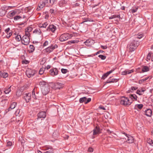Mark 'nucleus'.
Masks as SVG:
<instances>
[{
    "label": "nucleus",
    "mask_w": 153,
    "mask_h": 153,
    "mask_svg": "<svg viewBox=\"0 0 153 153\" xmlns=\"http://www.w3.org/2000/svg\"><path fill=\"white\" fill-rule=\"evenodd\" d=\"M139 44L138 41L134 40L130 43L129 45L128 46V48L129 49L130 51H133L136 49Z\"/></svg>",
    "instance_id": "f257e3e1"
},
{
    "label": "nucleus",
    "mask_w": 153,
    "mask_h": 153,
    "mask_svg": "<svg viewBox=\"0 0 153 153\" xmlns=\"http://www.w3.org/2000/svg\"><path fill=\"white\" fill-rule=\"evenodd\" d=\"M133 102V100H130L129 98H128L125 97H122L120 102L121 104L124 105H130Z\"/></svg>",
    "instance_id": "f03ea898"
},
{
    "label": "nucleus",
    "mask_w": 153,
    "mask_h": 153,
    "mask_svg": "<svg viewBox=\"0 0 153 153\" xmlns=\"http://www.w3.org/2000/svg\"><path fill=\"white\" fill-rule=\"evenodd\" d=\"M72 36L69 33H64L60 36L59 40L61 42H63L71 38Z\"/></svg>",
    "instance_id": "7ed1b4c3"
},
{
    "label": "nucleus",
    "mask_w": 153,
    "mask_h": 153,
    "mask_svg": "<svg viewBox=\"0 0 153 153\" xmlns=\"http://www.w3.org/2000/svg\"><path fill=\"white\" fill-rule=\"evenodd\" d=\"M35 73V71L29 68H27L26 72V74L29 78L33 76Z\"/></svg>",
    "instance_id": "20e7f679"
},
{
    "label": "nucleus",
    "mask_w": 153,
    "mask_h": 153,
    "mask_svg": "<svg viewBox=\"0 0 153 153\" xmlns=\"http://www.w3.org/2000/svg\"><path fill=\"white\" fill-rule=\"evenodd\" d=\"M63 86V85L62 83L57 82L55 83H52L51 87L53 89H60L62 88Z\"/></svg>",
    "instance_id": "39448f33"
},
{
    "label": "nucleus",
    "mask_w": 153,
    "mask_h": 153,
    "mask_svg": "<svg viewBox=\"0 0 153 153\" xmlns=\"http://www.w3.org/2000/svg\"><path fill=\"white\" fill-rule=\"evenodd\" d=\"M30 39L29 37L26 36H24L22 39V44L25 45H27L30 42Z\"/></svg>",
    "instance_id": "423d86ee"
},
{
    "label": "nucleus",
    "mask_w": 153,
    "mask_h": 153,
    "mask_svg": "<svg viewBox=\"0 0 153 153\" xmlns=\"http://www.w3.org/2000/svg\"><path fill=\"white\" fill-rule=\"evenodd\" d=\"M48 4L45 0V1H41L40 2L38 5V7L37 8V10H41L45 5Z\"/></svg>",
    "instance_id": "0eeeda50"
},
{
    "label": "nucleus",
    "mask_w": 153,
    "mask_h": 153,
    "mask_svg": "<svg viewBox=\"0 0 153 153\" xmlns=\"http://www.w3.org/2000/svg\"><path fill=\"white\" fill-rule=\"evenodd\" d=\"M12 32L10 30L9 28H8L4 30V34H5L6 37L7 38H9L12 35Z\"/></svg>",
    "instance_id": "6e6552de"
},
{
    "label": "nucleus",
    "mask_w": 153,
    "mask_h": 153,
    "mask_svg": "<svg viewBox=\"0 0 153 153\" xmlns=\"http://www.w3.org/2000/svg\"><path fill=\"white\" fill-rule=\"evenodd\" d=\"M31 94L30 93H27L24 94V98L27 102H28L29 100H31Z\"/></svg>",
    "instance_id": "1a4fd4ad"
},
{
    "label": "nucleus",
    "mask_w": 153,
    "mask_h": 153,
    "mask_svg": "<svg viewBox=\"0 0 153 153\" xmlns=\"http://www.w3.org/2000/svg\"><path fill=\"white\" fill-rule=\"evenodd\" d=\"M91 100V98H87L86 97H84L79 99V102L81 103L84 102L85 104H87L90 102Z\"/></svg>",
    "instance_id": "9d476101"
},
{
    "label": "nucleus",
    "mask_w": 153,
    "mask_h": 153,
    "mask_svg": "<svg viewBox=\"0 0 153 153\" xmlns=\"http://www.w3.org/2000/svg\"><path fill=\"white\" fill-rule=\"evenodd\" d=\"M42 92L44 95H46L48 93L49 90V86L43 87L42 88Z\"/></svg>",
    "instance_id": "9b49d317"
},
{
    "label": "nucleus",
    "mask_w": 153,
    "mask_h": 153,
    "mask_svg": "<svg viewBox=\"0 0 153 153\" xmlns=\"http://www.w3.org/2000/svg\"><path fill=\"white\" fill-rule=\"evenodd\" d=\"M124 134L126 136L127 142L129 143H132L134 142V139L133 137L127 134L126 133Z\"/></svg>",
    "instance_id": "f8f14e48"
},
{
    "label": "nucleus",
    "mask_w": 153,
    "mask_h": 153,
    "mask_svg": "<svg viewBox=\"0 0 153 153\" xmlns=\"http://www.w3.org/2000/svg\"><path fill=\"white\" fill-rule=\"evenodd\" d=\"M56 27L53 25H50L47 28V31H51L52 32H54L56 29Z\"/></svg>",
    "instance_id": "ddd939ff"
},
{
    "label": "nucleus",
    "mask_w": 153,
    "mask_h": 153,
    "mask_svg": "<svg viewBox=\"0 0 153 153\" xmlns=\"http://www.w3.org/2000/svg\"><path fill=\"white\" fill-rule=\"evenodd\" d=\"M50 73L52 76H56L58 74V71L56 68L51 69L50 71Z\"/></svg>",
    "instance_id": "4468645a"
},
{
    "label": "nucleus",
    "mask_w": 153,
    "mask_h": 153,
    "mask_svg": "<svg viewBox=\"0 0 153 153\" xmlns=\"http://www.w3.org/2000/svg\"><path fill=\"white\" fill-rule=\"evenodd\" d=\"M54 49V48H53L51 46L47 48L43 51V52L45 53H49L51 52Z\"/></svg>",
    "instance_id": "2eb2a0df"
},
{
    "label": "nucleus",
    "mask_w": 153,
    "mask_h": 153,
    "mask_svg": "<svg viewBox=\"0 0 153 153\" xmlns=\"http://www.w3.org/2000/svg\"><path fill=\"white\" fill-rule=\"evenodd\" d=\"M46 116V113L45 111H41L38 114V118H44Z\"/></svg>",
    "instance_id": "dca6fc26"
},
{
    "label": "nucleus",
    "mask_w": 153,
    "mask_h": 153,
    "mask_svg": "<svg viewBox=\"0 0 153 153\" xmlns=\"http://www.w3.org/2000/svg\"><path fill=\"white\" fill-rule=\"evenodd\" d=\"M134 71V70H126L125 71H122L121 74L122 75H126L127 74H129L130 73H131L133 72Z\"/></svg>",
    "instance_id": "f3484780"
},
{
    "label": "nucleus",
    "mask_w": 153,
    "mask_h": 153,
    "mask_svg": "<svg viewBox=\"0 0 153 153\" xmlns=\"http://www.w3.org/2000/svg\"><path fill=\"white\" fill-rule=\"evenodd\" d=\"M56 0H46L45 2H46L48 4H47V6H50L53 4Z\"/></svg>",
    "instance_id": "a211bd4d"
},
{
    "label": "nucleus",
    "mask_w": 153,
    "mask_h": 153,
    "mask_svg": "<svg viewBox=\"0 0 153 153\" xmlns=\"http://www.w3.org/2000/svg\"><path fill=\"white\" fill-rule=\"evenodd\" d=\"M39 85L42 87L48 86H49V84L46 82L44 81H41L39 82Z\"/></svg>",
    "instance_id": "6ab92c4d"
},
{
    "label": "nucleus",
    "mask_w": 153,
    "mask_h": 153,
    "mask_svg": "<svg viewBox=\"0 0 153 153\" xmlns=\"http://www.w3.org/2000/svg\"><path fill=\"white\" fill-rule=\"evenodd\" d=\"M118 81V79H111V77L109 79L105 82V84L108 83H113L114 82H116Z\"/></svg>",
    "instance_id": "aec40b11"
},
{
    "label": "nucleus",
    "mask_w": 153,
    "mask_h": 153,
    "mask_svg": "<svg viewBox=\"0 0 153 153\" xmlns=\"http://www.w3.org/2000/svg\"><path fill=\"white\" fill-rule=\"evenodd\" d=\"M114 70H112L104 74L102 76V79H104L109 74L112 73Z\"/></svg>",
    "instance_id": "412c9836"
},
{
    "label": "nucleus",
    "mask_w": 153,
    "mask_h": 153,
    "mask_svg": "<svg viewBox=\"0 0 153 153\" xmlns=\"http://www.w3.org/2000/svg\"><path fill=\"white\" fill-rule=\"evenodd\" d=\"M137 97L136 94H132L130 95L129 99L130 100H132L133 101H136L137 100Z\"/></svg>",
    "instance_id": "4be33fe9"
},
{
    "label": "nucleus",
    "mask_w": 153,
    "mask_h": 153,
    "mask_svg": "<svg viewBox=\"0 0 153 153\" xmlns=\"http://www.w3.org/2000/svg\"><path fill=\"white\" fill-rule=\"evenodd\" d=\"M100 133V130L97 127L94 128L93 130V135H95L96 134H98Z\"/></svg>",
    "instance_id": "5701e85b"
},
{
    "label": "nucleus",
    "mask_w": 153,
    "mask_h": 153,
    "mask_svg": "<svg viewBox=\"0 0 153 153\" xmlns=\"http://www.w3.org/2000/svg\"><path fill=\"white\" fill-rule=\"evenodd\" d=\"M145 91V90L143 88L137 90L136 93L140 95H142Z\"/></svg>",
    "instance_id": "b1692460"
},
{
    "label": "nucleus",
    "mask_w": 153,
    "mask_h": 153,
    "mask_svg": "<svg viewBox=\"0 0 153 153\" xmlns=\"http://www.w3.org/2000/svg\"><path fill=\"white\" fill-rule=\"evenodd\" d=\"M152 113V111L150 109H148L145 111V114L147 116L150 117Z\"/></svg>",
    "instance_id": "393cba45"
},
{
    "label": "nucleus",
    "mask_w": 153,
    "mask_h": 153,
    "mask_svg": "<svg viewBox=\"0 0 153 153\" xmlns=\"http://www.w3.org/2000/svg\"><path fill=\"white\" fill-rule=\"evenodd\" d=\"M149 78V77L147 76L139 81V83L140 84H142L146 82Z\"/></svg>",
    "instance_id": "a878e982"
},
{
    "label": "nucleus",
    "mask_w": 153,
    "mask_h": 153,
    "mask_svg": "<svg viewBox=\"0 0 153 153\" xmlns=\"http://www.w3.org/2000/svg\"><path fill=\"white\" fill-rule=\"evenodd\" d=\"M33 33L35 34L39 35L41 33V31L40 29L38 28L35 29Z\"/></svg>",
    "instance_id": "bb28decb"
},
{
    "label": "nucleus",
    "mask_w": 153,
    "mask_h": 153,
    "mask_svg": "<svg viewBox=\"0 0 153 153\" xmlns=\"http://www.w3.org/2000/svg\"><path fill=\"white\" fill-rule=\"evenodd\" d=\"M16 105V102H13L10 105V108H9V110H10V109H14Z\"/></svg>",
    "instance_id": "cd10ccee"
},
{
    "label": "nucleus",
    "mask_w": 153,
    "mask_h": 153,
    "mask_svg": "<svg viewBox=\"0 0 153 153\" xmlns=\"http://www.w3.org/2000/svg\"><path fill=\"white\" fill-rule=\"evenodd\" d=\"M138 8V7H132L130 10V11L132 13L136 12Z\"/></svg>",
    "instance_id": "c85d7f7f"
},
{
    "label": "nucleus",
    "mask_w": 153,
    "mask_h": 153,
    "mask_svg": "<svg viewBox=\"0 0 153 153\" xmlns=\"http://www.w3.org/2000/svg\"><path fill=\"white\" fill-rule=\"evenodd\" d=\"M8 8V7L5 5L1 7V10H3L4 14L6 13V10H7Z\"/></svg>",
    "instance_id": "c756f323"
},
{
    "label": "nucleus",
    "mask_w": 153,
    "mask_h": 153,
    "mask_svg": "<svg viewBox=\"0 0 153 153\" xmlns=\"http://www.w3.org/2000/svg\"><path fill=\"white\" fill-rule=\"evenodd\" d=\"M143 106V105L142 104H136L135 105L134 108L135 109L138 108L139 109H141L142 108Z\"/></svg>",
    "instance_id": "7c9ffc66"
},
{
    "label": "nucleus",
    "mask_w": 153,
    "mask_h": 153,
    "mask_svg": "<svg viewBox=\"0 0 153 153\" xmlns=\"http://www.w3.org/2000/svg\"><path fill=\"white\" fill-rule=\"evenodd\" d=\"M136 36L137 38L140 39L143 37L144 34L142 33H139Z\"/></svg>",
    "instance_id": "2f4dec72"
},
{
    "label": "nucleus",
    "mask_w": 153,
    "mask_h": 153,
    "mask_svg": "<svg viewBox=\"0 0 153 153\" xmlns=\"http://www.w3.org/2000/svg\"><path fill=\"white\" fill-rule=\"evenodd\" d=\"M11 87V86L7 88H5V90L4 92L5 94H8L11 91L10 88Z\"/></svg>",
    "instance_id": "473e14b6"
},
{
    "label": "nucleus",
    "mask_w": 153,
    "mask_h": 153,
    "mask_svg": "<svg viewBox=\"0 0 153 153\" xmlns=\"http://www.w3.org/2000/svg\"><path fill=\"white\" fill-rule=\"evenodd\" d=\"M16 13V12L15 11H13L9 13V16L10 17H12L13 16L15 15Z\"/></svg>",
    "instance_id": "72a5a7b5"
},
{
    "label": "nucleus",
    "mask_w": 153,
    "mask_h": 153,
    "mask_svg": "<svg viewBox=\"0 0 153 153\" xmlns=\"http://www.w3.org/2000/svg\"><path fill=\"white\" fill-rule=\"evenodd\" d=\"M45 69V68H44L43 67H42L41 68L39 71V74L40 75L43 74L44 72Z\"/></svg>",
    "instance_id": "f704fd0d"
},
{
    "label": "nucleus",
    "mask_w": 153,
    "mask_h": 153,
    "mask_svg": "<svg viewBox=\"0 0 153 153\" xmlns=\"http://www.w3.org/2000/svg\"><path fill=\"white\" fill-rule=\"evenodd\" d=\"M29 48L30 49L29 52L32 53L33 52L35 49L34 47L32 45H30Z\"/></svg>",
    "instance_id": "c9c22d12"
},
{
    "label": "nucleus",
    "mask_w": 153,
    "mask_h": 153,
    "mask_svg": "<svg viewBox=\"0 0 153 153\" xmlns=\"http://www.w3.org/2000/svg\"><path fill=\"white\" fill-rule=\"evenodd\" d=\"M142 71L143 72H145L147 71H149V68L147 66H144L142 68Z\"/></svg>",
    "instance_id": "e433bc0d"
},
{
    "label": "nucleus",
    "mask_w": 153,
    "mask_h": 153,
    "mask_svg": "<svg viewBox=\"0 0 153 153\" xmlns=\"http://www.w3.org/2000/svg\"><path fill=\"white\" fill-rule=\"evenodd\" d=\"M8 76V74L7 73L3 72L2 73V77H3V78H6Z\"/></svg>",
    "instance_id": "4c0bfd02"
},
{
    "label": "nucleus",
    "mask_w": 153,
    "mask_h": 153,
    "mask_svg": "<svg viewBox=\"0 0 153 153\" xmlns=\"http://www.w3.org/2000/svg\"><path fill=\"white\" fill-rule=\"evenodd\" d=\"M16 39L17 41H19L22 39L20 35H17L16 36Z\"/></svg>",
    "instance_id": "58836bf2"
},
{
    "label": "nucleus",
    "mask_w": 153,
    "mask_h": 153,
    "mask_svg": "<svg viewBox=\"0 0 153 153\" xmlns=\"http://www.w3.org/2000/svg\"><path fill=\"white\" fill-rule=\"evenodd\" d=\"M65 4V2L64 1H61L59 3V5L60 7H62L64 6Z\"/></svg>",
    "instance_id": "ea45409f"
},
{
    "label": "nucleus",
    "mask_w": 153,
    "mask_h": 153,
    "mask_svg": "<svg viewBox=\"0 0 153 153\" xmlns=\"http://www.w3.org/2000/svg\"><path fill=\"white\" fill-rule=\"evenodd\" d=\"M32 28L31 27H28L25 29V31H27L29 32H31L32 30Z\"/></svg>",
    "instance_id": "a19ab883"
},
{
    "label": "nucleus",
    "mask_w": 153,
    "mask_h": 153,
    "mask_svg": "<svg viewBox=\"0 0 153 153\" xmlns=\"http://www.w3.org/2000/svg\"><path fill=\"white\" fill-rule=\"evenodd\" d=\"M98 57L100 58L102 60H104L106 58V56L102 55H100L98 56Z\"/></svg>",
    "instance_id": "79ce46f5"
},
{
    "label": "nucleus",
    "mask_w": 153,
    "mask_h": 153,
    "mask_svg": "<svg viewBox=\"0 0 153 153\" xmlns=\"http://www.w3.org/2000/svg\"><path fill=\"white\" fill-rule=\"evenodd\" d=\"M21 18H22V17L21 16H15L14 17V20H15L16 21Z\"/></svg>",
    "instance_id": "37998d69"
},
{
    "label": "nucleus",
    "mask_w": 153,
    "mask_h": 153,
    "mask_svg": "<svg viewBox=\"0 0 153 153\" xmlns=\"http://www.w3.org/2000/svg\"><path fill=\"white\" fill-rule=\"evenodd\" d=\"M61 71L64 74H66L68 71L67 70L63 68L61 70Z\"/></svg>",
    "instance_id": "c03bdc74"
},
{
    "label": "nucleus",
    "mask_w": 153,
    "mask_h": 153,
    "mask_svg": "<svg viewBox=\"0 0 153 153\" xmlns=\"http://www.w3.org/2000/svg\"><path fill=\"white\" fill-rule=\"evenodd\" d=\"M25 34L24 36H26L29 37V36L30 35V32L27 31H25Z\"/></svg>",
    "instance_id": "a18cd8bd"
},
{
    "label": "nucleus",
    "mask_w": 153,
    "mask_h": 153,
    "mask_svg": "<svg viewBox=\"0 0 153 153\" xmlns=\"http://www.w3.org/2000/svg\"><path fill=\"white\" fill-rule=\"evenodd\" d=\"M151 55L152 53H149L147 56V59H148L150 60L151 58Z\"/></svg>",
    "instance_id": "49530a36"
},
{
    "label": "nucleus",
    "mask_w": 153,
    "mask_h": 153,
    "mask_svg": "<svg viewBox=\"0 0 153 153\" xmlns=\"http://www.w3.org/2000/svg\"><path fill=\"white\" fill-rule=\"evenodd\" d=\"M45 153H53V150L51 149L48 151L46 152Z\"/></svg>",
    "instance_id": "de8ad7c7"
},
{
    "label": "nucleus",
    "mask_w": 153,
    "mask_h": 153,
    "mask_svg": "<svg viewBox=\"0 0 153 153\" xmlns=\"http://www.w3.org/2000/svg\"><path fill=\"white\" fill-rule=\"evenodd\" d=\"M117 17V16L116 15H113L109 17V19H111L115 18Z\"/></svg>",
    "instance_id": "09e8293b"
},
{
    "label": "nucleus",
    "mask_w": 153,
    "mask_h": 153,
    "mask_svg": "<svg viewBox=\"0 0 153 153\" xmlns=\"http://www.w3.org/2000/svg\"><path fill=\"white\" fill-rule=\"evenodd\" d=\"M48 25V23L47 22H45L43 24H42V27L45 28Z\"/></svg>",
    "instance_id": "8fccbe9b"
},
{
    "label": "nucleus",
    "mask_w": 153,
    "mask_h": 153,
    "mask_svg": "<svg viewBox=\"0 0 153 153\" xmlns=\"http://www.w3.org/2000/svg\"><path fill=\"white\" fill-rule=\"evenodd\" d=\"M78 42L76 40H71L69 42V44H70L74 43L75 42Z\"/></svg>",
    "instance_id": "3c124183"
},
{
    "label": "nucleus",
    "mask_w": 153,
    "mask_h": 153,
    "mask_svg": "<svg viewBox=\"0 0 153 153\" xmlns=\"http://www.w3.org/2000/svg\"><path fill=\"white\" fill-rule=\"evenodd\" d=\"M32 98L34 99H36V97L35 95V92L33 91L32 93Z\"/></svg>",
    "instance_id": "603ef678"
},
{
    "label": "nucleus",
    "mask_w": 153,
    "mask_h": 153,
    "mask_svg": "<svg viewBox=\"0 0 153 153\" xmlns=\"http://www.w3.org/2000/svg\"><path fill=\"white\" fill-rule=\"evenodd\" d=\"M48 41H45L43 44V46H46L48 45Z\"/></svg>",
    "instance_id": "864d4df0"
},
{
    "label": "nucleus",
    "mask_w": 153,
    "mask_h": 153,
    "mask_svg": "<svg viewBox=\"0 0 153 153\" xmlns=\"http://www.w3.org/2000/svg\"><path fill=\"white\" fill-rule=\"evenodd\" d=\"M50 12L52 14H55L54 10L53 9H51L50 10Z\"/></svg>",
    "instance_id": "5fc2aeb1"
},
{
    "label": "nucleus",
    "mask_w": 153,
    "mask_h": 153,
    "mask_svg": "<svg viewBox=\"0 0 153 153\" xmlns=\"http://www.w3.org/2000/svg\"><path fill=\"white\" fill-rule=\"evenodd\" d=\"M88 151L90 152H93L94 150V149L91 147H90L88 149Z\"/></svg>",
    "instance_id": "6e6d98bb"
},
{
    "label": "nucleus",
    "mask_w": 153,
    "mask_h": 153,
    "mask_svg": "<svg viewBox=\"0 0 153 153\" xmlns=\"http://www.w3.org/2000/svg\"><path fill=\"white\" fill-rule=\"evenodd\" d=\"M12 145V143L11 142L8 141L7 143V146H10Z\"/></svg>",
    "instance_id": "4d7b16f0"
},
{
    "label": "nucleus",
    "mask_w": 153,
    "mask_h": 153,
    "mask_svg": "<svg viewBox=\"0 0 153 153\" xmlns=\"http://www.w3.org/2000/svg\"><path fill=\"white\" fill-rule=\"evenodd\" d=\"M90 42V41H89L88 40H87L85 42H84V43L85 44V45H88V43H89Z\"/></svg>",
    "instance_id": "13d9d810"
},
{
    "label": "nucleus",
    "mask_w": 153,
    "mask_h": 153,
    "mask_svg": "<svg viewBox=\"0 0 153 153\" xmlns=\"http://www.w3.org/2000/svg\"><path fill=\"white\" fill-rule=\"evenodd\" d=\"M101 48L103 49H105L107 48V47L106 46H104L103 45H101Z\"/></svg>",
    "instance_id": "bf43d9fd"
},
{
    "label": "nucleus",
    "mask_w": 153,
    "mask_h": 153,
    "mask_svg": "<svg viewBox=\"0 0 153 153\" xmlns=\"http://www.w3.org/2000/svg\"><path fill=\"white\" fill-rule=\"evenodd\" d=\"M20 112V110L19 109H17L16 111V115H18L19 114Z\"/></svg>",
    "instance_id": "052dcab7"
},
{
    "label": "nucleus",
    "mask_w": 153,
    "mask_h": 153,
    "mask_svg": "<svg viewBox=\"0 0 153 153\" xmlns=\"http://www.w3.org/2000/svg\"><path fill=\"white\" fill-rule=\"evenodd\" d=\"M137 89V88L135 87H131V89L133 91L136 90Z\"/></svg>",
    "instance_id": "680f3d73"
},
{
    "label": "nucleus",
    "mask_w": 153,
    "mask_h": 153,
    "mask_svg": "<svg viewBox=\"0 0 153 153\" xmlns=\"http://www.w3.org/2000/svg\"><path fill=\"white\" fill-rule=\"evenodd\" d=\"M99 108H100L101 109H102L103 110H105V108L104 107H103V106H100Z\"/></svg>",
    "instance_id": "e2e57ef3"
},
{
    "label": "nucleus",
    "mask_w": 153,
    "mask_h": 153,
    "mask_svg": "<svg viewBox=\"0 0 153 153\" xmlns=\"http://www.w3.org/2000/svg\"><path fill=\"white\" fill-rule=\"evenodd\" d=\"M151 101L153 102V95H151L150 97Z\"/></svg>",
    "instance_id": "0e129e2a"
},
{
    "label": "nucleus",
    "mask_w": 153,
    "mask_h": 153,
    "mask_svg": "<svg viewBox=\"0 0 153 153\" xmlns=\"http://www.w3.org/2000/svg\"><path fill=\"white\" fill-rule=\"evenodd\" d=\"M23 63H25L26 64L28 63V61H22Z\"/></svg>",
    "instance_id": "69168bd1"
},
{
    "label": "nucleus",
    "mask_w": 153,
    "mask_h": 153,
    "mask_svg": "<svg viewBox=\"0 0 153 153\" xmlns=\"http://www.w3.org/2000/svg\"><path fill=\"white\" fill-rule=\"evenodd\" d=\"M51 46L54 48V49L57 47V46L56 45H55L54 46L53 45H51Z\"/></svg>",
    "instance_id": "338daca9"
},
{
    "label": "nucleus",
    "mask_w": 153,
    "mask_h": 153,
    "mask_svg": "<svg viewBox=\"0 0 153 153\" xmlns=\"http://www.w3.org/2000/svg\"><path fill=\"white\" fill-rule=\"evenodd\" d=\"M51 67L50 65H47L46 67H45V68L47 69H49Z\"/></svg>",
    "instance_id": "774afa93"
}]
</instances>
